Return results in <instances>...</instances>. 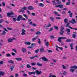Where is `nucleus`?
<instances>
[{"label":"nucleus","instance_id":"nucleus-1","mask_svg":"<svg viewBox=\"0 0 77 77\" xmlns=\"http://www.w3.org/2000/svg\"><path fill=\"white\" fill-rule=\"evenodd\" d=\"M70 23L69 22L68 23H67L66 24V27H69V28H70V29H72V30H77V28H73L71 27L70 26Z\"/></svg>","mask_w":77,"mask_h":77},{"label":"nucleus","instance_id":"nucleus-2","mask_svg":"<svg viewBox=\"0 0 77 77\" xmlns=\"http://www.w3.org/2000/svg\"><path fill=\"white\" fill-rule=\"evenodd\" d=\"M14 15V13L12 12L11 13H8L7 14V15L8 17H11V18H13L14 17V16L12 15Z\"/></svg>","mask_w":77,"mask_h":77},{"label":"nucleus","instance_id":"nucleus-3","mask_svg":"<svg viewBox=\"0 0 77 77\" xmlns=\"http://www.w3.org/2000/svg\"><path fill=\"white\" fill-rule=\"evenodd\" d=\"M27 8L26 7H24L23 8L21 9V10L19 12H22L23 13H24V11L27 10Z\"/></svg>","mask_w":77,"mask_h":77},{"label":"nucleus","instance_id":"nucleus-4","mask_svg":"<svg viewBox=\"0 0 77 77\" xmlns=\"http://www.w3.org/2000/svg\"><path fill=\"white\" fill-rule=\"evenodd\" d=\"M67 39V38L60 37L58 38V42H62V41H61V40H60V39Z\"/></svg>","mask_w":77,"mask_h":77},{"label":"nucleus","instance_id":"nucleus-5","mask_svg":"<svg viewBox=\"0 0 77 77\" xmlns=\"http://www.w3.org/2000/svg\"><path fill=\"white\" fill-rule=\"evenodd\" d=\"M22 16L21 15H19L17 18V21H21L22 19Z\"/></svg>","mask_w":77,"mask_h":77},{"label":"nucleus","instance_id":"nucleus-6","mask_svg":"<svg viewBox=\"0 0 77 77\" xmlns=\"http://www.w3.org/2000/svg\"><path fill=\"white\" fill-rule=\"evenodd\" d=\"M22 31V32L21 33V34L22 35H26V33H25L26 32V31L24 29H23L21 30Z\"/></svg>","mask_w":77,"mask_h":77},{"label":"nucleus","instance_id":"nucleus-7","mask_svg":"<svg viewBox=\"0 0 77 77\" xmlns=\"http://www.w3.org/2000/svg\"><path fill=\"white\" fill-rule=\"evenodd\" d=\"M35 73L37 75H39V74H42V71H40L39 72L38 70H36L35 71Z\"/></svg>","mask_w":77,"mask_h":77},{"label":"nucleus","instance_id":"nucleus-8","mask_svg":"<svg viewBox=\"0 0 77 77\" xmlns=\"http://www.w3.org/2000/svg\"><path fill=\"white\" fill-rule=\"evenodd\" d=\"M67 12L68 13V14H69V15L70 17L72 18V15L73 14V13H71V11H68Z\"/></svg>","mask_w":77,"mask_h":77},{"label":"nucleus","instance_id":"nucleus-9","mask_svg":"<svg viewBox=\"0 0 77 77\" xmlns=\"http://www.w3.org/2000/svg\"><path fill=\"white\" fill-rule=\"evenodd\" d=\"M21 50L23 53H26V52L27 51V50L26 49V48H22Z\"/></svg>","mask_w":77,"mask_h":77},{"label":"nucleus","instance_id":"nucleus-10","mask_svg":"<svg viewBox=\"0 0 77 77\" xmlns=\"http://www.w3.org/2000/svg\"><path fill=\"white\" fill-rule=\"evenodd\" d=\"M69 22H70V23H72V24H74V23H77L75 21V19H74V18H72V21L70 20L69 21Z\"/></svg>","mask_w":77,"mask_h":77},{"label":"nucleus","instance_id":"nucleus-11","mask_svg":"<svg viewBox=\"0 0 77 77\" xmlns=\"http://www.w3.org/2000/svg\"><path fill=\"white\" fill-rule=\"evenodd\" d=\"M29 75H31L32 74H34V75H35L36 74V73L34 72H28Z\"/></svg>","mask_w":77,"mask_h":77},{"label":"nucleus","instance_id":"nucleus-12","mask_svg":"<svg viewBox=\"0 0 77 77\" xmlns=\"http://www.w3.org/2000/svg\"><path fill=\"white\" fill-rule=\"evenodd\" d=\"M63 5H57V6H55V7H58L59 8H63Z\"/></svg>","mask_w":77,"mask_h":77},{"label":"nucleus","instance_id":"nucleus-13","mask_svg":"<svg viewBox=\"0 0 77 77\" xmlns=\"http://www.w3.org/2000/svg\"><path fill=\"white\" fill-rule=\"evenodd\" d=\"M54 13L56 15L58 16V17H60V14H58V13L56 11H54Z\"/></svg>","mask_w":77,"mask_h":77},{"label":"nucleus","instance_id":"nucleus-14","mask_svg":"<svg viewBox=\"0 0 77 77\" xmlns=\"http://www.w3.org/2000/svg\"><path fill=\"white\" fill-rule=\"evenodd\" d=\"M28 8L29 10H33V9H34L33 7L32 6H28Z\"/></svg>","mask_w":77,"mask_h":77},{"label":"nucleus","instance_id":"nucleus-15","mask_svg":"<svg viewBox=\"0 0 77 77\" xmlns=\"http://www.w3.org/2000/svg\"><path fill=\"white\" fill-rule=\"evenodd\" d=\"M44 5L41 3H39L38 4V6H39V7H44Z\"/></svg>","mask_w":77,"mask_h":77},{"label":"nucleus","instance_id":"nucleus-16","mask_svg":"<svg viewBox=\"0 0 77 77\" xmlns=\"http://www.w3.org/2000/svg\"><path fill=\"white\" fill-rule=\"evenodd\" d=\"M42 59L43 60H44V61H46V62H47V61H48V59H46L45 57H42Z\"/></svg>","mask_w":77,"mask_h":77},{"label":"nucleus","instance_id":"nucleus-17","mask_svg":"<svg viewBox=\"0 0 77 77\" xmlns=\"http://www.w3.org/2000/svg\"><path fill=\"white\" fill-rule=\"evenodd\" d=\"M25 44L27 45H29L31 44V43L29 42H25Z\"/></svg>","mask_w":77,"mask_h":77},{"label":"nucleus","instance_id":"nucleus-18","mask_svg":"<svg viewBox=\"0 0 77 77\" xmlns=\"http://www.w3.org/2000/svg\"><path fill=\"white\" fill-rule=\"evenodd\" d=\"M42 48H40V52H44L45 51H44V48H43V47H42Z\"/></svg>","mask_w":77,"mask_h":77},{"label":"nucleus","instance_id":"nucleus-19","mask_svg":"<svg viewBox=\"0 0 77 77\" xmlns=\"http://www.w3.org/2000/svg\"><path fill=\"white\" fill-rule=\"evenodd\" d=\"M16 60H17V61H20V60H22V59L21 58H15Z\"/></svg>","mask_w":77,"mask_h":77},{"label":"nucleus","instance_id":"nucleus-20","mask_svg":"<svg viewBox=\"0 0 77 77\" xmlns=\"http://www.w3.org/2000/svg\"><path fill=\"white\" fill-rule=\"evenodd\" d=\"M51 27V24L49 23L48 25H47L46 26H44L43 27V28L44 29H46V27Z\"/></svg>","mask_w":77,"mask_h":77},{"label":"nucleus","instance_id":"nucleus-21","mask_svg":"<svg viewBox=\"0 0 77 77\" xmlns=\"http://www.w3.org/2000/svg\"><path fill=\"white\" fill-rule=\"evenodd\" d=\"M8 62L9 63H12V64H14V62L12 60H10L8 61Z\"/></svg>","mask_w":77,"mask_h":77},{"label":"nucleus","instance_id":"nucleus-22","mask_svg":"<svg viewBox=\"0 0 77 77\" xmlns=\"http://www.w3.org/2000/svg\"><path fill=\"white\" fill-rule=\"evenodd\" d=\"M71 68V69H72V68H74L75 69H77V66H71L70 67Z\"/></svg>","mask_w":77,"mask_h":77},{"label":"nucleus","instance_id":"nucleus-23","mask_svg":"<svg viewBox=\"0 0 77 77\" xmlns=\"http://www.w3.org/2000/svg\"><path fill=\"white\" fill-rule=\"evenodd\" d=\"M13 41V39L11 38H9L8 39V42H11Z\"/></svg>","mask_w":77,"mask_h":77},{"label":"nucleus","instance_id":"nucleus-24","mask_svg":"<svg viewBox=\"0 0 77 77\" xmlns=\"http://www.w3.org/2000/svg\"><path fill=\"white\" fill-rule=\"evenodd\" d=\"M50 44V43L48 42H45V45L47 46V47H48V45Z\"/></svg>","mask_w":77,"mask_h":77},{"label":"nucleus","instance_id":"nucleus-25","mask_svg":"<svg viewBox=\"0 0 77 77\" xmlns=\"http://www.w3.org/2000/svg\"><path fill=\"white\" fill-rule=\"evenodd\" d=\"M14 66H11V68H10V69H11V71H13V70H14Z\"/></svg>","mask_w":77,"mask_h":77},{"label":"nucleus","instance_id":"nucleus-26","mask_svg":"<svg viewBox=\"0 0 77 77\" xmlns=\"http://www.w3.org/2000/svg\"><path fill=\"white\" fill-rule=\"evenodd\" d=\"M37 65L38 66H42V64H40L39 63H37Z\"/></svg>","mask_w":77,"mask_h":77},{"label":"nucleus","instance_id":"nucleus-27","mask_svg":"<svg viewBox=\"0 0 77 77\" xmlns=\"http://www.w3.org/2000/svg\"><path fill=\"white\" fill-rule=\"evenodd\" d=\"M73 45V44H71L70 45V46L71 47L70 48H71V50H73V49H74V48H73V46H72Z\"/></svg>","mask_w":77,"mask_h":77},{"label":"nucleus","instance_id":"nucleus-28","mask_svg":"<svg viewBox=\"0 0 77 77\" xmlns=\"http://www.w3.org/2000/svg\"><path fill=\"white\" fill-rule=\"evenodd\" d=\"M36 35H41V33L39 31H37L35 32Z\"/></svg>","mask_w":77,"mask_h":77},{"label":"nucleus","instance_id":"nucleus-29","mask_svg":"<svg viewBox=\"0 0 77 77\" xmlns=\"http://www.w3.org/2000/svg\"><path fill=\"white\" fill-rule=\"evenodd\" d=\"M71 39H67L66 40V42H71Z\"/></svg>","mask_w":77,"mask_h":77},{"label":"nucleus","instance_id":"nucleus-30","mask_svg":"<svg viewBox=\"0 0 77 77\" xmlns=\"http://www.w3.org/2000/svg\"><path fill=\"white\" fill-rule=\"evenodd\" d=\"M23 15V16H24V17H26V19H28V17H27V15L24 14Z\"/></svg>","mask_w":77,"mask_h":77},{"label":"nucleus","instance_id":"nucleus-31","mask_svg":"<svg viewBox=\"0 0 77 77\" xmlns=\"http://www.w3.org/2000/svg\"><path fill=\"white\" fill-rule=\"evenodd\" d=\"M35 45H36V44L35 43H32L31 45V46L32 48L34 47Z\"/></svg>","mask_w":77,"mask_h":77},{"label":"nucleus","instance_id":"nucleus-32","mask_svg":"<svg viewBox=\"0 0 77 77\" xmlns=\"http://www.w3.org/2000/svg\"><path fill=\"white\" fill-rule=\"evenodd\" d=\"M64 23H68V19H67V18H65L64 19Z\"/></svg>","mask_w":77,"mask_h":77},{"label":"nucleus","instance_id":"nucleus-33","mask_svg":"<svg viewBox=\"0 0 77 77\" xmlns=\"http://www.w3.org/2000/svg\"><path fill=\"white\" fill-rule=\"evenodd\" d=\"M54 27L55 30H58L59 29V27L56 26H54Z\"/></svg>","mask_w":77,"mask_h":77},{"label":"nucleus","instance_id":"nucleus-34","mask_svg":"<svg viewBox=\"0 0 77 77\" xmlns=\"http://www.w3.org/2000/svg\"><path fill=\"white\" fill-rule=\"evenodd\" d=\"M62 66L63 69H66V66H64V65H62Z\"/></svg>","mask_w":77,"mask_h":77},{"label":"nucleus","instance_id":"nucleus-35","mask_svg":"<svg viewBox=\"0 0 77 77\" xmlns=\"http://www.w3.org/2000/svg\"><path fill=\"white\" fill-rule=\"evenodd\" d=\"M5 73L3 72H0V75H3Z\"/></svg>","mask_w":77,"mask_h":77},{"label":"nucleus","instance_id":"nucleus-36","mask_svg":"<svg viewBox=\"0 0 77 77\" xmlns=\"http://www.w3.org/2000/svg\"><path fill=\"white\" fill-rule=\"evenodd\" d=\"M63 33H64V31H60V35H63Z\"/></svg>","mask_w":77,"mask_h":77},{"label":"nucleus","instance_id":"nucleus-37","mask_svg":"<svg viewBox=\"0 0 77 77\" xmlns=\"http://www.w3.org/2000/svg\"><path fill=\"white\" fill-rule=\"evenodd\" d=\"M39 49H38L37 50L35 51V53L36 54H38V52H39Z\"/></svg>","mask_w":77,"mask_h":77},{"label":"nucleus","instance_id":"nucleus-38","mask_svg":"<svg viewBox=\"0 0 77 77\" xmlns=\"http://www.w3.org/2000/svg\"><path fill=\"white\" fill-rule=\"evenodd\" d=\"M74 71H75V69H72L70 70V72H73Z\"/></svg>","mask_w":77,"mask_h":77},{"label":"nucleus","instance_id":"nucleus-39","mask_svg":"<svg viewBox=\"0 0 77 77\" xmlns=\"http://www.w3.org/2000/svg\"><path fill=\"white\" fill-rule=\"evenodd\" d=\"M72 37L73 38H74V39H75V38H76V35H75L74 34H73L72 35Z\"/></svg>","mask_w":77,"mask_h":77},{"label":"nucleus","instance_id":"nucleus-40","mask_svg":"<svg viewBox=\"0 0 77 77\" xmlns=\"http://www.w3.org/2000/svg\"><path fill=\"white\" fill-rule=\"evenodd\" d=\"M63 75H65L67 74V72H66L64 71L63 73Z\"/></svg>","mask_w":77,"mask_h":77},{"label":"nucleus","instance_id":"nucleus-41","mask_svg":"<svg viewBox=\"0 0 77 77\" xmlns=\"http://www.w3.org/2000/svg\"><path fill=\"white\" fill-rule=\"evenodd\" d=\"M70 5V2L69 1L67 2L66 4V5L67 6V5Z\"/></svg>","mask_w":77,"mask_h":77},{"label":"nucleus","instance_id":"nucleus-42","mask_svg":"<svg viewBox=\"0 0 77 77\" xmlns=\"http://www.w3.org/2000/svg\"><path fill=\"white\" fill-rule=\"evenodd\" d=\"M6 7L7 9H12V7L11 6H7Z\"/></svg>","mask_w":77,"mask_h":77},{"label":"nucleus","instance_id":"nucleus-43","mask_svg":"<svg viewBox=\"0 0 77 77\" xmlns=\"http://www.w3.org/2000/svg\"><path fill=\"white\" fill-rule=\"evenodd\" d=\"M11 56V54H8L6 55V57H10Z\"/></svg>","mask_w":77,"mask_h":77},{"label":"nucleus","instance_id":"nucleus-44","mask_svg":"<svg viewBox=\"0 0 77 77\" xmlns=\"http://www.w3.org/2000/svg\"><path fill=\"white\" fill-rule=\"evenodd\" d=\"M64 29V27H63V26H62L61 27V30L60 31H63V30Z\"/></svg>","mask_w":77,"mask_h":77},{"label":"nucleus","instance_id":"nucleus-45","mask_svg":"<svg viewBox=\"0 0 77 77\" xmlns=\"http://www.w3.org/2000/svg\"><path fill=\"white\" fill-rule=\"evenodd\" d=\"M6 32H5V31H3V33H1V35H5V34H6Z\"/></svg>","mask_w":77,"mask_h":77},{"label":"nucleus","instance_id":"nucleus-46","mask_svg":"<svg viewBox=\"0 0 77 77\" xmlns=\"http://www.w3.org/2000/svg\"><path fill=\"white\" fill-rule=\"evenodd\" d=\"M50 20H51L52 21H53L54 20V17H50Z\"/></svg>","mask_w":77,"mask_h":77},{"label":"nucleus","instance_id":"nucleus-47","mask_svg":"<svg viewBox=\"0 0 77 77\" xmlns=\"http://www.w3.org/2000/svg\"><path fill=\"white\" fill-rule=\"evenodd\" d=\"M52 2H53V4L54 5H56V2H56V1H55L54 0V1H52Z\"/></svg>","mask_w":77,"mask_h":77},{"label":"nucleus","instance_id":"nucleus-48","mask_svg":"<svg viewBox=\"0 0 77 77\" xmlns=\"http://www.w3.org/2000/svg\"><path fill=\"white\" fill-rule=\"evenodd\" d=\"M26 67L28 68H31V66H30V65L27 64L26 66Z\"/></svg>","mask_w":77,"mask_h":77},{"label":"nucleus","instance_id":"nucleus-49","mask_svg":"<svg viewBox=\"0 0 77 77\" xmlns=\"http://www.w3.org/2000/svg\"><path fill=\"white\" fill-rule=\"evenodd\" d=\"M57 48H59V49H60V50H63V48L62 47H60L58 46H57Z\"/></svg>","mask_w":77,"mask_h":77},{"label":"nucleus","instance_id":"nucleus-50","mask_svg":"<svg viewBox=\"0 0 77 77\" xmlns=\"http://www.w3.org/2000/svg\"><path fill=\"white\" fill-rule=\"evenodd\" d=\"M7 29H8V30H12L13 29H12L10 27H7Z\"/></svg>","mask_w":77,"mask_h":77},{"label":"nucleus","instance_id":"nucleus-51","mask_svg":"<svg viewBox=\"0 0 77 77\" xmlns=\"http://www.w3.org/2000/svg\"><path fill=\"white\" fill-rule=\"evenodd\" d=\"M3 19L0 20V23L2 24L3 22Z\"/></svg>","mask_w":77,"mask_h":77},{"label":"nucleus","instance_id":"nucleus-52","mask_svg":"<svg viewBox=\"0 0 77 77\" xmlns=\"http://www.w3.org/2000/svg\"><path fill=\"white\" fill-rule=\"evenodd\" d=\"M12 50V51H14V52H15L16 53H17V51H16V49H13Z\"/></svg>","mask_w":77,"mask_h":77},{"label":"nucleus","instance_id":"nucleus-53","mask_svg":"<svg viewBox=\"0 0 77 77\" xmlns=\"http://www.w3.org/2000/svg\"><path fill=\"white\" fill-rule=\"evenodd\" d=\"M66 31H67V32H71V31H70V29H66Z\"/></svg>","mask_w":77,"mask_h":77},{"label":"nucleus","instance_id":"nucleus-54","mask_svg":"<svg viewBox=\"0 0 77 77\" xmlns=\"http://www.w3.org/2000/svg\"><path fill=\"white\" fill-rule=\"evenodd\" d=\"M13 20L14 21H17V19H16L15 18H13Z\"/></svg>","mask_w":77,"mask_h":77},{"label":"nucleus","instance_id":"nucleus-55","mask_svg":"<svg viewBox=\"0 0 77 77\" xmlns=\"http://www.w3.org/2000/svg\"><path fill=\"white\" fill-rule=\"evenodd\" d=\"M35 58V57H29V59H33Z\"/></svg>","mask_w":77,"mask_h":77},{"label":"nucleus","instance_id":"nucleus-56","mask_svg":"<svg viewBox=\"0 0 77 77\" xmlns=\"http://www.w3.org/2000/svg\"><path fill=\"white\" fill-rule=\"evenodd\" d=\"M31 14L32 15H33V16H35V15H36L35 13H32Z\"/></svg>","mask_w":77,"mask_h":77},{"label":"nucleus","instance_id":"nucleus-57","mask_svg":"<svg viewBox=\"0 0 77 77\" xmlns=\"http://www.w3.org/2000/svg\"><path fill=\"white\" fill-rule=\"evenodd\" d=\"M53 61L54 62H57V60H54V59H52Z\"/></svg>","mask_w":77,"mask_h":77},{"label":"nucleus","instance_id":"nucleus-58","mask_svg":"<svg viewBox=\"0 0 77 77\" xmlns=\"http://www.w3.org/2000/svg\"><path fill=\"white\" fill-rule=\"evenodd\" d=\"M31 65L32 66H34L35 65H36V63H31Z\"/></svg>","mask_w":77,"mask_h":77},{"label":"nucleus","instance_id":"nucleus-59","mask_svg":"<svg viewBox=\"0 0 77 77\" xmlns=\"http://www.w3.org/2000/svg\"><path fill=\"white\" fill-rule=\"evenodd\" d=\"M11 54L12 55V56H15V53H13V52H12L11 53Z\"/></svg>","mask_w":77,"mask_h":77},{"label":"nucleus","instance_id":"nucleus-60","mask_svg":"<svg viewBox=\"0 0 77 77\" xmlns=\"http://www.w3.org/2000/svg\"><path fill=\"white\" fill-rule=\"evenodd\" d=\"M35 29H31L30 30V32H34Z\"/></svg>","mask_w":77,"mask_h":77},{"label":"nucleus","instance_id":"nucleus-61","mask_svg":"<svg viewBox=\"0 0 77 77\" xmlns=\"http://www.w3.org/2000/svg\"><path fill=\"white\" fill-rule=\"evenodd\" d=\"M0 64L1 65H3V62L2 61H1L0 62Z\"/></svg>","mask_w":77,"mask_h":77},{"label":"nucleus","instance_id":"nucleus-62","mask_svg":"<svg viewBox=\"0 0 77 77\" xmlns=\"http://www.w3.org/2000/svg\"><path fill=\"white\" fill-rule=\"evenodd\" d=\"M2 4L3 6H4V7L5 6V2H2Z\"/></svg>","mask_w":77,"mask_h":77},{"label":"nucleus","instance_id":"nucleus-63","mask_svg":"<svg viewBox=\"0 0 77 77\" xmlns=\"http://www.w3.org/2000/svg\"><path fill=\"white\" fill-rule=\"evenodd\" d=\"M23 75V76H24V77H27V75L26 73H24Z\"/></svg>","mask_w":77,"mask_h":77},{"label":"nucleus","instance_id":"nucleus-64","mask_svg":"<svg viewBox=\"0 0 77 77\" xmlns=\"http://www.w3.org/2000/svg\"><path fill=\"white\" fill-rule=\"evenodd\" d=\"M15 77H18V74L17 73H16L15 75Z\"/></svg>","mask_w":77,"mask_h":77}]
</instances>
